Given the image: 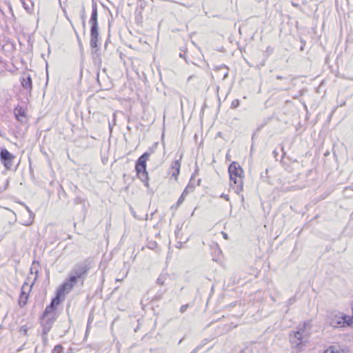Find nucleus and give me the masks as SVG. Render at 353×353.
<instances>
[{
  "mask_svg": "<svg viewBox=\"0 0 353 353\" xmlns=\"http://www.w3.org/2000/svg\"><path fill=\"white\" fill-rule=\"evenodd\" d=\"M74 202L77 205V204H82L83 205V208H85V200L83 198H81V196H77L74 199Z\"/></svg>",
  "mask_w": 353,
  "mask_h": 353,
  "instance_id": "nucleus-22",
  "label": "nucleus"
},
{
  "mask_svg": "<svg viewBox=\"0 0 353 353\" xmlns=\"http://www.w3.org/2000/svg\"><path fill=\"white\" fill-rule=\"evenodd\" d=\"M157 246V243L156 242H153L150 244V245L149 246L150 248L151 249H154V248Z\"/></svg>",
  "mask_w": 353,
  "mask_h": 353,
  "instance_id": "nucleus-39",
  "label": "nucleus"
},
{
  "mask_svg": "<svg viewBox=\"0 0 353 353\" xmlns=\"http://www.w3.org/2000/svg\"><path fill=\"white\" fill-rule=\"evenodd\" d=\"M176 248L181 249L183 247V242L181 241H178L176 243Z\"/></svg>",
  "mask_w": 353,
  "mask_h": 353,
  "instance_id": "nucleus-33",
  "label": "nucleus"
},
{
  "mask_svg": "<svg viewBox=\"0 0 353 353\" xmlns=\"http://www.w3.org/2000/svg\"><path fill=\"white\" fill-rule=\"evenodd\" d=\"M76 34H77V39H78L79 43V45H81V39H79V35H78V34L77 32H76Z\"/></svg>",
  "mask_w": 353,
  "mask_h": 353,
  "instance_id": "nucleus-45",
  "label": "nucleus"
},
{
  "mask_svg": "<svg viewBox=\"0 0 353 353\" xmlns=\"http://www.w3.org/2000/svg\"><path fill=\"white\" fill-rule=\"evenodd\" d=\"M185 54H186V51H185L183 53H180V54H179V57H180L181 58L184 59L185 60V61H186V62H188V61H187V60H186V59H185Z\"/></svg>",
  "mask_w": 353,
  "mask_h": 353,
  "instance_id": "nucleus-35",
  "label": "nucleus"
},
{
  "mask_svg": "<svg viewBox=\"0 0 353 353\" xmlns=\"http://www.w3.org/2000/svg\"><path fill=\"white\" fill-rule=\"evenodd\" d=\"M127 128H128V130H130V127H129V126H128Z\"/></svg>",
  "mask_w": 353,
  "mask_h": 353,
  "instance_id": "nucleus-52",
  "label": "nucleus"
},
{
  "mask_svg": "<svg viewBox=\"0 0 353 353\" xmlns=\"http://www.w3.org/2000/svg\"><path fill=\"white\" fill-rule=\"evenodd\" d=\"M282 151H283V154H282V159L284 158L285 155L286 154V152L283 150V148L282 147L281 148Z\"/></svg>",
  "mask_w": 353,
  "mask_h": 353,
  "instance_id": "nucleus-42",
  "label": "nucleus"
},
{
  "mask_svg": "<svg viewBox=\"0 0 353 353\" xmlns=\"http://www.w3.org/2000/svg\"><path fill=\"white\" fill-rule=\"evenodd\" d=\"M185 197V196L183 195V194H181V196L179 197V199H178V201L176 203V205L179 206L183 202Z\"/></svg>",
  "mask_w": 353,
  "mask_h": 353,
  "instance_id": "nucleus-28",
  "label": "nucleus"
},
{
  "mask_svg": "<svg viewBox=\"0 0 353 353\" xmlns=\"http://www.w3.org/2000/svg\"><path fill=\"white\" fill-rule=\"evenodd\" d=\"M178 206L175 205H173L172 207H171V209H173V208H176Z\"/></svg>",
  "mask_w": 353,
  "mask_h": 353,
  "instance_id": "nucleus-49",
  "label": "nucleus"
},
{
  "mask_svg": "<svg viewBox=\"0 0 353 353\" xmlns=\"http://www.w3.org/2000/svg\"><path fill=\"white\" fill-rule=\"evenodd\" d=\"M64 294L65 293L58 288L55 297L51 300L50 305L46 306L44 311H46V313L52 312L56 314V307L60 304L61 297L63 299Z\"/></svg>",
  "mask_w": 353,
  "mask_h": 353,
  "instance_id": "nucleus-6",
  "label": "nucleus"
},
{
  "mask_svg": "<svg viewBox=\"0 0 353 353\" xmlns=\"http://www.w3.org/2000/svg\"><path fill=\"white\" fill-rule=\"evenodd\" d=\"M289 88H290L289 86H287V87L283 88V90H289Z\"/></svg>",
  "mask_w": 353,
  "mask_h": 353,
  "instance_id": "nucleus-47",
  "label": "nucleus"
},
{
  "mask_svg": "<svg viewBox=\"0 0 353 353\" xmlns=\"http://www.w3.org/2000/svg\"><path fill=\"white\" fill-rule=\"evenodd\" d=\"M311 326L310 323L305 322L297 327L296 332H291L289 334L290 342L293 347L298 351H302L303 347L309 341Z\"/></svg>",
  "mask_w": 353,
  "mask_h": 353,
  "instance_id": "nucleus-1",
  "label": "nucleus"
},
{
  "mask_svg": "<svg viewBox=\"0 0 353 353\" xmlns=\"http://www.w3.org/2000/svg\"><path fill=\"white\" fill-rule=\"evenodd\" d=\"M97 16V6L96 3H93L92 6V14L89 20V23L91 24L90 30H99Z\"/></svg>",
  "mask_w": 353,
  "mask_h": 353,
  "instance_id": "nucleus-14",
  "label": "nucleus"
},
{
  "mask_svg": "<svg viewBox=\"0 0 353 353\" xmlns=\"http://www.w3.org/2000/svg\"><path fill=\"white\" fill-rule=\"evenodd\" d=\"M230 179L232 180L234 177L243 176V170L237 162H232L228 167Z\"/></svg>",
  "mask_w": 353,
  "mask_h": 353,
  "instance_id": "nucleus-10",
  "label": "nucleus"
},
{
  "mask_svg": "<svg viewBox=\"0 0 353 353\" xmlns=\"http://www.w3.org/2000/svg\"><path fill=\"white\" fill-rule=\"evenodd\" d=\"M192 77H193V76H190V77L188 78L187 81H190V79H191Z\"/></svg>",
  "mask_w": 353,
  "mask_h": 353,
  "instance_id": "nucleus-48",
  "label": "nucleus"
},
{
  "mask_svg": "<svg viewBox=\"0 0 353 353\" xmlns=\"http://www.w3.org/2000/svg\"><path fill=\"white\" fill-rule=\"evenodd\" d=\"M90 47L94 50L92 52L93 54V60L95 63L98 62L101 63V60L99 54V45L100 44V37H90Z\"/></svg>",
  "mask_w": 353,
  "mask_h": 353,
  "instance_id": "nucleus-9",
  "label": "nucleus"
},
{
  "mask_svg": "<svg viewBox=\"0 0 353 353\" xmlns=\"http://www.w3.org/2000/svg\"><path fill=\"white\" fill-rule=\"evenodd\" d=\"M26 208L27 209L28 212H29V214H30V221L27 223H25L24 225H29L30 224H32V221H33V219H34V213L30 210V208L26 205Z\"/></svg>",
  "mask_w": 353,
  "mask_h": 353,
  "instance_id": "nucleus-20",
  "label": "nucleus"
},
{
  "mask_svg": "<svg viewBox=\"0 0 353 353\" xmlns=\"http://www.w3.org/2000/svg\"><path fill=\"white\" fill-rule=\"evenodd\" d=\"M28 329L29 327L27 325H24L20 327L19 332L21 334L28 336Z\"/></svg>",
  "mask_w": 353,
  "mask_h": 353,
  "instance_id": "nucleus-19",
  "label": "nucleus"
},
{
  "mask_svg": "<svg viewBox=\"0 0 353 353\" xmlns=\"http://www.w3.org/2000/svg\"><path fill=\"white\" fill-rule=\"evenodd\" d=\"M221 198H223L224 199L227 200V201H229V196L228 194H222L221 195Z\"/></svg>",
  "mask_w": 353,
  "mask_h": 353,
  "instance_id": "nucleus-37",
  "label": "nucleus"
},
{
  "mask_svg": "<svg viewBox=\"0 0 353 353\" xmlns=\"http://www.w3.org/2000/svg\"><path fill=\"white\" fill-rule=\"evenodd\" d=\"M63 347L61 345H57L54 347L52 353H60Z\"/></svg>",
  "mask_w": 353,
  "mask_h": 353,
  "instance_id": "nucleus-27",
  "label": "nucleus"
},
{
  "mask_svg": "<svg viewBox=\"0 0 353 353\" xmlns=\"http://www.w3.org/2000/svg\"><path fill=\"white\" fill-rule=\"evenodd\" d=\"M81 281L78 278L70 272L68 278L59 288L65 294L69 293L74 285Z\"/></svg>",
  "mask_w": 353,
  "mask_h": 353,
  "instance_id": "nucleus-7",
  "label": "nucleus"
},
{
  "mask_svg": "<svg viewBox=\"0 0 353 353\" xmlns=\"http://www.w3.org/2000/svg\"><path fill=\"white\" fill-rule=\"evenodd\" d=\"M189 306H190L189 304H185V305H181L180 307V312L183 314L185 312H186V310H188Z\"/></svg>",
  "mask_w": 353,
  "mask_h": 353,
  "instance_id": "nucleus-30",
  "label": "nucleus"
},
{
  "mask_svg": "<svg viewBox=\"0 0 353 353\" xmlns=\"http://www.w3.org/2000/svg\"><path fill=\"white\" fill-rule=\"evenodd\" d=\"M99 72L97 73V80L99 81Z\"/></svg>",
  "mask_w": 353,
  "mask_h": 353,
  "instance_id": "nucleus-51",
  "label": "nucleus"
},
{
  "mask_svg": "<svg viewBox=\"0 0 353 353\" xmlns=\"http://www.w3.org/2000/svg\"><path fill=\"white\" fill-rule=\"evenodd\" d=\"M90 268V263L88 260H85L76 264L70 272L81 280V284H83Z\"/></svg>",
  "mask_w": 353,
  "mask_h": 353,
  "instance_id": "nucleus-4",
  "label": "nucleus"
},
{
  "mask_svg": "<svg viewBox=\"0 0 353 353\" xmlns=\"http://www.w3.org/2000/svg\"><path fill=\"white\" fill-rule=\"evenodd\" d=\"M209 350H210V348H209V347H207L206 349L203 350V351H205V352H208V351H209Z\"/></svg>",
  "mask_w": 353,
  "mask_h": 353,
  "instance_id": "nucleus-50",
  "label": "nucleus"
},
{
  "mask_svg": "<svg viewBox=\"0 0 353 353\" xmlns=\"http://www.w3.org/2000/svg\"><path fill=\"white\" fill-rule=\"evenodd\" d=\"M151 152H144L137 161L135 165V170L137 177L144 183L147 188L149 187V177L148 173L146 170V162L150 156Z\"/></svg>",
  "mask_w": 353,
  "mask_h": 353,
  "instance_id": "nucleus-2",
  "label": "nucleus"
},
{
  "mask_svg": "<svg viewBox=\"0 0 353 353\" xmlns=\"http://www.w3.org/2000/svg\"><path fill=\"white\" fill-rule=\"evenodd\" d=\"M327 321L329 325L334 328L343 327L352 323V319L349 316L338 311L330 312L327 314Z\"/></svg>",
  "mask_w": 353,
  "mask_h": 353,
  "instance_id": "nucleus-3",
  "label": "nucleus"
},
{
  "mask_svg": "<svg viewBox=\"0 0 353 353\" xmlns=\"http://www.w3.org/2000/svg\"><path fill=\"white\" fill-rule=\"evenodd\" d=\"M14 113L18 121H21L19 117L25 116V111L21 107H17L14 109Z\"/></svg>",
  "mask_w": 353,
  "mask_h": 353,
  "instance_id": "nucleus-17",
  "label": "nucleus"
},
{
  "mask_svg": "<svg viewBox=\"0 0 353 353\" xmlns=\"http://www.w3.org/2000/svg\"><path fill=\"white\" fill-rule=\"evenodd\" d=\"M352 79L353 80V78Z\"/></svg>",
  "mask_w": 353,
  "mask_h": 353,
  "instance_id": "nucleus-55",
  "label": "nucleus"
},
{
  "mask_svg": "<svg viewBox=\"0 0 353 353\" xmlns=\"http://www.w3.org/2000/svg\"><path fill=\"white\" fill-rule=\"evenodd\" d=\"M20 82L21 86L26 90L28 93H30L32 89V81L30 74L28 72H24L20 78Z\"/></svg>",
  "mask_w": 353,
  "mask_h": 353,
  "instance_id": "nucleus-13",
  "label": "nucleus"
},
{
  "mask_svg": "<svg viewBox=\"0 0 353 353\" xmlns=\"http://www.w3.org/2000/svg\"><path fill=\"white\" fill-rule=\"evenodd\" d=\"M0 158L6 169L10 170L14 157L8 150L3 149L0 152Z\"/></svg>",
  "mask_w": 353,
  "mask_h": 353,
  "instance_id": "nucleus-8",
  "label": "nucleus"
},
{
  "mask_svg": "<svg viewBox=\"0 0 353 353\" xmlns=\"http://www.w3.org/2000/svg\"><path fill=\"white\" fill-rule=\"evenodd\" d=\"M352 318H353V306H352Z\"/></svg>",
  "mask_w": 353,
  "mask_h": 353,
  "instance_id": "nucleus-54",
  "label": "nucleus"
},
{
  "mask_svg": "<svg viewBox=\"0 0 353 353\" xmlns=\"http://www.w3.org/2000/svg\"><path fill=\"white\" fill-rule=\"evenodd\" d=\"M166 280V276L165 274H160L157 278V283L160 285H163L165 283Z\"/></svg>",
  "mask_w": 353,
  "mask_h": 353,
  "instance_id": "nucleus-18",
  "label": "nucleus"
},
{
  "mask_svg": "<svg viewBox=\"0 0 353 353\" xmlns=\"http://www.w3.org/2000/svg\"><path fill=\"white\" fill-rule=\"evenodd\" d=\"M2 239H3V236H0V241L2 240Z\"/></svg>",
  "mask_w": 353,
  "mask_h": 353,
  "instance_id": "nucleus-53",
  "label": "nucleus"
},
{
  "mask_svg": "<svg viewBox=\"0 0 353 353\" xmlns=\"http://www.w3.org/2000/svg\"><path fill=\"white\" fill-rule=\"evenodd\" d=\"M181 232V228H177V230L175 231V234L177 239H179V234Z\"/></svg>",
  "mask_w": 353,
  "mask_h": 353,
  "instance_id": "nucleus-34",
  "label": "nucleus"
},
{
  "mask_svg": "<svg viewBox=\"0 0 353 353\" xmlns=\"http://www.w3.org/2000/svg\"><path fill=\"white\" fill-rule=\"evenodd\" d=\"M239 101L238 99H234L232 101L231 103V108L235 109L239 107Z\"/></svg>",
  "mask_w": 353,
  "mask_h": 353,
  "instance_id": "nucleus-26",
  "label": "nucleus"
},
{
  "mask_svg": "<svg viewBox=\"0 0 353 353\" xmlns=\"http://www.w3.org/2000/svg\"><path fill=\"white\" fill-rule=\"evenodd\" d=\"M180 173V170H174V172L172 173V176L174 177L175 179H176L178 175Z\"/></svg>",
  "mask_w": 353,
  "mask_h": 353,
  "instance_id": "nucleus-32",
  "label": "nucleus"
},
{
  "mask_svg": "<svg viewBox=\"0 0 353 353\" xmlns=\"http://www.w3.org/2000/svg\"><path fill=\"white\" fill-rule=\"evenodd\" d=\"M181 164L179 160H175L171 164V168L172 170H180Z\"/></svg>",
  "mask_w": 353,
  "mask_h": 353,
  "instance_id": "nucleus-23",
  "label": "nucleus"
},
{
  "mask_svg": "<svg viewBox=\"0 0 353 353\" xmlns=\"http://www.w3.org/2000/svg\"><path fill=\"white\" fill-rule=\"evenodd\" d=\"M295 301V299L293 298H291L288 300V304H292V303H294Z\"/></svg>",
  "mask_w": 353,
  "mask_h": 353,
  "instance_id": "nucleus-41",
  "label": "nucleus"
},
{
  "mask_svg": "<svg viewBox=\"0 0 353 353\" xmlns=\"http://www.w3.org/2000/svg\"><path fill=\"white\" fill-rule=\"evenodd\" d=\"M82 26H83V29L85 30V20H82Z\"/></svg>",
  "mask_w": 353,
  "mask_h": 353,
  "instance_id": "nucleus-44",
  "label": "nucleus"
},
{
  "mask_svg": "<svg viewBox=\"0 0 353 353\" xmlns=\"http://www.w3.org/2000/svg\"><path fill=\"white\" fill-rule=\"evenodd\" d=\"M193 188H194V187H193V186L188 185V186L185 188V190H183V192H182V194L186 196L188 195V191H189V190H193Z\"/></svg>",
  "mask_w": 353,
  "mask_h": 353,
  "instance_id": "nucleus-29",
  "label": "nucleus"
},
{
  "mask_svg": "<svg viewBox=\"0 0 353 353\" xmlns=\"http://www.w3.org/2000/svg\"><path fill=\"white\" fill-rule=\"evenodd\" d=\"M223 237H224V239H228V235H227V234H225V233L223 232Z\"/></svg>",
  "mask_w": 353,
  "mask_h": 353,
  "instance_id": "nucleus-46",
  "label": "nucleus"
},
{
  "mask_svg": "<svg viewBox=\"0 0 353 353\" xmlns=\"http://www.w3.org/2000/svg\"><path fill=\"white\" fill-rule=\"evenodd\" d=\"M276 79L279 80H282V79L288 80V79L287 77H283L281 75L276 76Z\"/></svg>",
  "mask_w": 353,
  "mask_h": 353,
  "instance_id": "nucleus-38",
  "label": "nucleus"
},
{
  "mask_svg": "<svg viewBox=\"0 0 353 353\" xmlns=\"http://www.w3.org/2000/svg\"><path fill=\"white\" fill-rule=\"evenodd\" d=\"M232 183L235 185L233 188L236 193L239 194L243 190V176L234 177L232 180H230V185L232 186Z\"/></svg>",
  "mask_w": 353,
  "mask_h": 353,
  "instance_id": "nucleus-15",
  "label": "nucleus"
},
{
  "mask_svg": "<svg viewBox=\"0 0 353 353\" xmlns=\"http://www.w3.org/2000/svg\"><path fill=\"white\" fill-rule=\"evenodd\" d=\"M278 154H279L278 152H276V150L273 151V155L275 158L277 157Z\"/></svg>",
  "mask_w": 353,
  "mask_h": 353,
  "instance_id": "nucleus-43",
  "label": "nucleus"
},
{
  "mask_svg": "<svg viewBox=\"0 0 353 353\" xmlns=\"http://www.w3.org/2000/svg\"><path fill=\"white\" fill-rule=\"evenodd\" d=\"M116 125V114H113V119L112 121V123L109 122V130L110 133L112 132L113 125Z\"/></svg>",
  "mask_w": 353,
  "mask_h": 353,
  "instance_id": "nucleus-25",
  "label": "nucleus"
},
{
  "mask_svg": "<svg viewBox=\"0 0 353 353\" xmlns=\"http://www.w3.org/2000/svg\"><path fill=\"white\" fill-rule=\"evenodd\" d=\"M263 345L257 342H248L244 345V347L239 351V353H245L249 352L253 353L254 352L261 351Z\"/></svg>",
  "mask_w": 353,
  "mask_h": 353,
  "instance_id": "nucleus-12",
  "label": "nucleus"
},
{
  "mask_svg": "<svg viewBox=\"0 0 353 353\" xmlns=\"http://www.w3.org/2000/svg\"><path fill=\"white\" fill-rule=\"evenodd\" d=\"M339 353L334 346H330L328 349L325 350L323 353Z\"/></svg>",
  "mask_w": 353,
  "mask_h": 353,
  "instance_id": "nucleus-24",
  "label": "nucleus"
},
{
  "mask_svg": "<svg viewBox=\"0 0 353 353\" xmlns=\"http://www.w3.org/2000/svg\"><path fill=\"white\" fill-rule=\"evenodd\" d=\"M31 290V286H29L27 283H24L21 289V294L19 299V305L20 307H24L28 299V293Z\"/></svg>",
  "mask_w": 353,
  "mask_h": 353,
  "instance_id": "nucleus-11",
  "label": "nucleus"
},
{
  "mask_svg": "<svg viewBox=\"0 0 353 353\" xmlns=\"http://www.w3.org/2000/svg\"><path fill=\"white\" fill-rule=\"evenodd\" d=\"M81 18L82 20H85V11H84L83 8V10L81 14Z\"/></svg>",
  "mask_w": 353,
  "mask_h": 353,
  "instance_id": "nucleus-36",
  "label": "nucleus"
},
{
  "mask_svg": "<svg viewBox=\"0 0 353 353\" xmlns=\"http://www.w3.org/2000/svg\"><path fill=\"white\" fill-rule=\"evenodd\" d=\"M57 314L54 313H46L44 311L41 318V325L42 326V332L43 335H46L51 330L55 320Z\"/></svg>",
  "mask_w": 353,
  "mask_h": 353,
  "instance_id": "nucleus-5",
  "label": "nucleus"
},
{
  "mask_svg": "<svg viewBox=\"0 0 353 353\" xmlns=\"http://www.w3.org/2000/svg\"><path fill=\"white\" fill-rule=\"evenodd\" d=\"M217 70L223 69L225 71L223 72V79H225L228 77V68L225 65H221L219 67H217Z\"/></svg>",
  "mask_w": 353,
  "mask_h": 353,
  "instance_id": "nucleus-21",
  "label": "nucleus"
},
{
  "mask_svg": "<svg viewBox=\"0 0 353 353\" xmlns=\"http://www.w3.org/2000/svg\"><path fill=\"white\" fill-rule=\"evenodd\" d=\"M90 37H99V30H90Z\"/></svg>",
  "mask_w": 353,
  "mask_h": 353,
  "instance_id": "nucleus-31",
  "label": "nucleus"
},
{
  "mask_svg": "<svg viewBox=\"0 0 353 353\" xmlns=\"http://www.w3.org/2000/svg\"><path fill=\"white\" fill-rule=\"evenodd\" d=\"M201 345H199V346H197V347L194 350L193 352H196L200 351V350H201Z\"/></svg>",
  "mask_w": 353,
  "mask_h": 353,
  "instance_id": "nucleus-40",
  "label": "nucleus"
},
{
  "mask_svg": "<svg viewBox=\"0 0 353 353\" xmlns=\"http://www.w3.org/2000/svg\"><path fill=\"white\" fill-rule=\"evenodd\" d=\"M22 3L23 8L27 10V12L30 13L33 10L34 5L31 0H23Z\"/></svg>",
  "mask_w": 353,
  "mask_h": 353,
  "instance_id": "nucleus-16",
  "label": "nucleus"
}]
</instances>
